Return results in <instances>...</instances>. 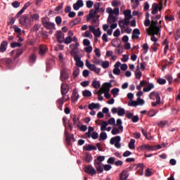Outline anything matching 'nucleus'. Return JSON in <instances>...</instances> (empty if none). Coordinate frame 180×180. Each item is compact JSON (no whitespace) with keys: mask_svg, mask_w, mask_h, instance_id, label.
Instances as JSON below:
<instances>
[{"mask_svg":"<svg viewBox=\"0 0 180 180\" xmlns=\"http://www.w3.org/2000/svg\"><path fill=\"white\" fill-rule=\"evenodd\" d=\"M90 71L94 72L96 74L99 75L101 73V68H96V66H86Z\"/></svg>","mask_w":180,"mask_h":180,"instance_id":"nucleus-23","label":"nucleus"},{"mask_svg":"<svg viewBox=\"0 0 180 180\" xmlns=\"http://www.w3.org/2000/svg\"><path fill=\"white\" fill-rule=\"evenodd\" d=\"M105 160V156H98V158L94 160V168L98 169V173H102V162Z\"/></svg>","mask_w":180,"mask_h":180,"instance_id":"nucleus-3","label":"nucleus"},{"mask_svg":"<svg viewBox=\"0 0 180 180\" xmlns=\"http://www.w3.org/2000/svg\"><path fill=\"white\" fill-rule=\"evenodd\" d=\"M41 22L42 23V26H44V28H46L47 30L54 29V23L47 22V18L46 17L41 18Z\"/></svg>","mask_w":180,"mask_h":180,"instance_id":"nucleus-6","label":"nucleus"},{"mask_svg":"<svg viewBox=\"0 0 180 180\" xmlns=\"http://www.w3.org/2000/svg\"><path fill=\"white\" fill-rule=\"evenodd\" d=\"M122 140V139H120V136H114L112 138H111V139L110 140V143L111 145H114V146L119 149L120 148L122 147V145L120 144V141Z\"/></svg>","mask_w":180,"mask_h":180,"instance_id":"nucleus-8","label":"nucleus"},{"mask_svg":"<svg viewBox=\"0 0 180 180\" xmlns=\"http://www.w3.org/2000/svg\"><path fill=\"white\" fill-rule=\"evenodd\" d=\"M157 83L160 85H165L166 84V79L159 78L158 79H157Z\"/></svg>","mask_w":180,"mask_h":180,"instance_id":"nucleus-58","label":"nucleus"},{"mask_svg":"<svg viewBox=\"0 0 180 180\" xmlns=\"http://www.w3.org/2000/svg\"><path fill=\"white\" fill-rule=\"evenodd\" d=\"M158 22L155 20H151L150 32H153L155 35H160V28L157 26Z\"/></svg>","mask_w":180,"mask_h":180,"instance_id":"nucleus-4","label":"nucleus"},{"mask_svg":"<svg viewBox=\"0 0 180 180\" xmlns=\"http://www.w3.org/2000/svg\"><path fill=\"white\" fill-rule=\"evenodd\" d=\"M112 167L110 165H105L103 166H102V172H103V170L108 172L110 171Z\"/></svg>","mask_w":180,"mask_h":180,"instance_id":"nucleus-49","label":"nucleus"},{"mask_svg":"<svg viewBox=\"0 0 180 180\" xmlns=\"http://www.w3.org/2000/svg\"><path fill=\"white\" fill-rule=\"evenodd\" d=\"M90 32L93 33L94 37L99 38L101 37V31H90Z\"/></svg>","mask_w":180,"mask_h":180,"instance_id":"nucleus-52","label":"nucleus"},{"mask_svg":"<svg viewBox=\"0 0 180 180\" xmlns=\"http://www.w3.org/2000/svg\"><path fill=\"white\" fill-rule=\"evenodd\" d=\"M125 113V110L124 108H118V111H117L116 114L122 117L123 115H124Z\"/></svg>","mask_w":180,"mask_h":180,"instance_id":"nucleus-41","label":"nucleus"},{"mask_svg":"<svg viewBox=\"0 0 180 180\" xmlns=\"http://www.w3.org/2000/svg\"><path fill=\"white\" fill-rule=\"evenodd\" d=\"M99 134H98V132L96 131H93V133L91 134V135H90V138H91V139L93 140H96L98 139V138L99 137Z\"/></svg>","mask_w":180,"mask_h":180,"instance_id":"nucleus-46","label":"nucleus"},{"mask_svg":"<svg viewBox=\"0 0 180 180\" xmlns=\"http://www.w3.org/2000/svg\"><path fill=\"white\" fill-rule=\"evenodd\" d=\"M83 96H84L86 98H89V97L91 96V92H90V91H89V90H84V91H83Z\"/></svg>","mask_w":180,"mask_h":180,"instance_id":"nucleus-51","label":"nucleus"},{"mask_svg":"<svg viewBox=\"0 0 180 180\" xmlns=\"http://www.w3.org/2000/svg\"><path fill=\"white\" fill-rule=\"evenodd\" d=\"M148 35H151V41H153L154 43H157L158 39L157 38H155V37L154 36V35H155V34H154V32H153L152 31H150V32H148Z\"/></svg>","mask_w":180,"mask_h":180,"instance_id":"nucleus-37","label":"nucleus"},{"mask_svg":"<svg viewBox=\"0 0 180 180\" xmlns=\"http://www.w3.org/2000/svg\"><path fill=\"white\" fill-rule=\"evenodd\" d=\"M8 44L6 41H4L2 43H1V46H0V53H4L6 50V45Z\"/></svg>","mask_w":180,"mask_h":180,"instance_id":"nucleus-27","label":"nucleus"},{"mask_svg":"<svg viewBox=\"0 0 180 180\" xmlns=\"http://www.w3.org/2000/svg\"><path fill=\"white\" fill-rule=\"evenodd\" d=\"M65 34L62 31H58V33L56 34V39H58L59 43H63V39H65Z\"/></svg>","mask_w":180,"mask_h":180,"instance_id":"nucleus-16","label":"nucleus"},{"mask_svg":"<svg viewBox=\"0 0 180 180\" xmlns=\"http://www.w3.org/2000/svg\"><path fill=\"white\" fill-rule=\"evenodd\" d=\"M101 3H96L92 6V7L94 8V10H90V11H89V16H90V18H94V15H96L98 13H99V9H101Z\"/></svg>","mask_w":180,"mask_h":180,"instance_id":"nucleus-7","label":"nucleus"},{"mask_svg":"<svg viewBox=\"0 0 180 180\" xmlns=\"http://www.w3.org/2000/svg\"><path fill=\"white\" fill-rule=\"evenodd\" d=\"M86 6L89 8H91L93 6V1H87L86 2Z\"/></svg>","mask_w":180,"mask_h":180,"instance_id":"nucleus-64","label":"nucleus"},{"mask_svg":"<svg viewBox=\"0 0 180 180\" xmlns=\"http://www.w3.org/2000/svg\"><path fill=\"white\" fill-rule=\"evenodd\" d=\"M96 65H101L103 69H106L108 67H110V62L105 61L103 63H101V64H96Z\"/></svg>","mask_w":180,"mask_h":180,"instance_id":"nucleus-40","label":"nucleus"},{"mask_svg":"<svg viewBox=\"0 0 180 180\" xmlns=\"http://www.w3.org/2000/svg\"><path fill=\"white\" fill-rule=\"evenodd\" d=\"M124 18H131L132 15H131V11L130 10L124 11Z\"/></svg>","mask_w":180,"mask_h":180,"instance_id":"nucleus-47","label":"nucleus"},{"mask_svg":"<svg viewBox=\"0 0 180 180\" xmlns=\"http://www.w3.org/2000/svg\"><path fill=\"white\" fill-rule=\"evenodd\" d=\"M165 20L167 22L174 21L175 18L172 15H166L165 16Z\"/></svg>","mask_w":180,"mask_h":180,"instance_id":"nucleus-56","label":"nucleus"},{"mask_svg":"<svg viewBox=\"0 0 180 180\" xmlns=\"http://www.w3.org/2000/svg\"><path fill=\"white\" fill-rule=\"evenodd\" d=\"M131 7L134 9L138 8V6H139V0H131Z\"/></svg>","mask_w":180,"mask_h":180,"instance_id":"nucleus-38","label":"nucleus"},{"mask_svg":"<svg viewBox=\"0 0 180 180\" xmlns=\"http://www.w3.org/2000/svg\"><path fill=\"white\" fill-rule=\"evenodd\" d=\"M155 114H156L155 111L153 109L150 110V111H148V116L151 117L155 116Z\"/></svg>","mask_w":180,"mask_h":180,"instance_id":"nucleus-61","label":"nucleus"},{"mask_svg":"<svg viewBox=\"0 0 180 180\" xmlns=\"http://www.w3.org/2000/svg\"><path fill=\"white\" fill-rule=\"evenodd\" d=\"M118 92H120V89H117V88H114L112 89H111V94H112V96L114 98L117 97V96H118Z\"/></svg>","mask_w":180,"mask_h":180,"instance_id":"nucleus-42","label":"nucleus"},{"mask_svg":"<svg viewBox=\"0 0 180 180\" xmlns=\"http://www.w3.org/2000/svg\"><path fill=\"white\" fill-rule=\"evenodd\" d=\"M180 39V28L176 30V34H175V41H178Z\"/></svg>","mask_w":180,"mask_h":180,"instance_id":"nucleus-59","label":"nucleus"},{"mask_svg":"<svg viewBox=\"0 0 180 180\" xmlns=\"http://www.w3.org/2000/svg\"><path fill=\"white\" fill-rule=\"evenodd\" d=\"M151 175H153V172H151L150 169L145 170V176L150 177Z\"/></svg>","mask_w":180,"mask_h":180,"instance_id":"nucleus-55","label":"nucleus"},{"mask_svg":"<svg viewBox=\"0 0 180 180\" xmlns=\"http://www.w3.org/2000/svg\"><path fill=\"white\" fill-rule=\"evenodd\" d=\"M82 6H84V4H82V1L78 0L77 1V3L74 4V5L72 6V8H74V10L78 11L79 8L82 7Z\"/></svg>","mask_w":180,"mask_h":180,"instance_id":"nucleus-20","label":"nucleus"},{"mask_svg":"<svg viewBox=\"0 0 180 180\" xmlns=\"http://www.w3.org/2000/svg\"><path fill=\"white\" fill-rule=\"evenodd\" d=\"M120 132H122V130H118V129L114 128V129H112V131H111V134H112V135H117Z\"/></svg>","mask_w":180,"mask_h":180,"instance_id":"nucleus-54","label":"nucleus"},{"mask_svg":"<svg viewBox=\"0 0 180 180\" xmlns=\"http://www.w3.org/2000/svg\"><path fill=\"white\" fill-rule=\"evenodd\" d=\"M149 98L153 101L155 100V102H151V106H153V108L156 107L158 105H160V94H158L156 91L151 92L149 95Z\"/></svg>","mask_w":180,"mask_h":180,"instance_id":"nucleus-2","label":"nucleus"},{"mask_svg":"<svg viewBox=\"0 0 180 180\" xmlns=\"http://www.w3.org/2000/svg\"><path fill=\"white\" fill-rule=\"evenodd\" d=\"M115 21H117V18L110 15V17H108V23L112 24L115 22Z\"/></svg>","mask_w":180,"mask_h":180,"instance_id":"nucleus-43","label":"nucleus"},{"mask_svg":"<svg viewBox=\"0 0 180 180\" xmlns=\"http://www.w3.org/2000/svg\"><path fill=\"white\" fill-rule=\"evenodd\" d=\"M96 172H98V169H94V168H93V167L90 165L84 166V172L87 173V174L90 176L96 174Z\"/></svg>","mask_w":180,"mask_h":180,"instance_id":"nucleus-9","label":"nucleus"},{"mask_svg":"<svg viewBox=\"0 0 180 180\" xmlns=\"http://www.w3.org/2000/svg\"><path fill=\"white\" fill-rule=\"evenodd\" d=\"M35 60H37V56L35 54H32L29 56V61L30 63H35Z\"/></svg>","mask_w":180,"mask_h":180,"instance_id":"nucleus-50","label":"nucleus"},{"mask_svg":"<svg viewBox=\"0 0 180 180\" xmlns=\"http://www.w3.org/2000/svg\"><path fill=\"white\" fill-rule=\"evenodd\" d=\"M91 160H93V158L91 157V155L89 153H86V157L84 158V160L87 163H90L91 162Z\"/></svg>","mask_w":180,"mask_h":180,"instance_id":"nucleus-34","label":"nucleus"},{"mask_svg":"<svg viewBox=\"0 0 180 180\" xmlns=\"http://www.w3.org/2000/svg\"><path fill=\"white\" fill-rule=\"evenodd\" d=\"M155 146H150L149 145H143L141 147L137 148L138 151L142 150H148V151H154L156 150Z\"/></svg>","mask_w":180,"mask_h":180,"instance_id":"nucleus-12","label":"nucleus"},{"mask_svg":"<svg viewBox=\"0 0 180 180\" xmlns=\"http://www.w3.org/2000/svg\"><path fill=\"white\" fill-rule=\"evenodd\" d=\"M91 86H93V88L96 89H99V87H101V83H99V82H98L97 80H93L91 83Z\"/></svg>","mask_w":180,"mask_h":180,"instance_id":"nucleus-31","label":"nucleus"},{"mask_svg":"<svg viewBox=\"0 0 180 180\" xmlns=\"http://www.w3.org/2000/svg\"><path fill=\"white\" fill-rule=\"evenodd\" d=\"M92 50H93V48L91 46H90L84 48V51H86V53H91Z\"/></svg>","mask_w":180,"mask_h":180,"instance_id":"nucleus-63","label":"nucleus"},{"mask_svg":"<svg viewBox=\"0 0 180 180\" xmlns=\"http://www.w3.org/2000/svg\"><path fill=\"white\" fill-rule=\"evenodd\" d=\"M11 46L13 49L16 48V47H20V46H22V44L18 43V42H13V43H11Z\"/></svg>","mask_w":180,"mask_h":180,"instance_id":"nucleus-57","label":"nucleus"},{"mask_svg":"<svg viewBox=\"0 0 180 180\" xmlns=\"http://www.w3.org/2000/svg\"><path fill=\"white\" fill-rule=\"evenodd\" d=\"M129 177V173L127 170H123L121 174H120V180H127Z\"/></svg>","mask_w":180,"mask_h":180,"instance_id":"nucleus-22","label":"nucleus"},{"mask_svg":"<svg viewBox=\"0 0 180 180\" xmlns=\"http://www.w3.org/2000/svg\"><path fill=\"white\" fill-rule=\"evenodd\" d=\"M83 149L86 151H93V150H96L97 147L94 146L93 145H88V146L83 147Z\"/></svg>","mask_w":180,"mask_h":180,"instance_id":"nucleus-24","label":"nucleus"},{"mask_svg":"<svg viewBox=\"0 0 180 180\" xmlns=\"http://www.w3.org/2000/svg\"><path fill=\"white\" fill-rule=\"evenodd\" d=\"M91 63L96 65H101V63H105V61H102L101 60L98 59V58L94 57L93 59L91 60Z\"/></svg>","mask_w":180,"mask_h":180,"instance_id":"nucleus-32","label":"nucleus"},{"mask_svg":"<svg viewBox=\"0 0 180 180\" xmlns=\"http://www.w3.org/2000/svg\"><path fill=\"white\" fill-rule=\"evenodd\" d=\"M101 108V105L99 103H91L90 105H89V110H93V109H99Z\"/></svg>","mask_w":180,"mask_h":180,"instance_id":"nucleus-26","label":"nucleus"},{"mask_svg":"<svg viewBox=\"0 0 180 180\" xmlns=\"http://www.w3.org/2000/svg\"><path fill=\"white\" fill-rule=\"evenodd\" d=\"M73 41V39L70 37H67L65 39H63V42L65 44H70Z\"/></svg>","mask_w":180,"mask_h":180,"instance_id":"nucleus-39","label":"nucleus"},{"mask_svg":"<svg viewBox=\"0 0 180 180\" xmlns=\"http://www.w3.org/2000/svg\"><path fill=\"white\" fill-rule=\"evenodd\" d=\"M80 22H81V18H77L71 22V24L72 25V26H75V25H78Z\"/></svg>","mask_w":180,"mask_h":180,"instance_id":"nucleus-48","label":"nucleus"},{"mask_svg":"<svg viewBox=\"0 0 180 180\" xmlns=\"http://www.w3.org/2000/svg\"><path fill=\"white\" fill-rule=\"evenodd\" d=\"M71 119L72 120V122H74V125L77 124V122L78 121V118H77V115H71Z\"/></svg>","mask_w":180,"mask_h":180,"instance_id":"nucleus-60","label":"nucleus"},{"mask_svg":"<svg viewBox=\"0 0 180 180\" xmlns=\"http://www.w3.org/2000/svg\"><path fill=\"white\" fill-rule=\"evenodd\" d=\"M135 76L138 79H140L141 77H142V72L139 70V67H138V69H136V71L135 72Z\"/></svg>","mask_w":180,"mask_h":180,"instance_id":"nucleus-44","label":"nucleus"},{"mask_svg":"<svg viewBox=\"0 0 180 180\" xmlns=\"http://www.w3.org/2000/svg\"><path fill=\"white\" fill-rule=\"evenodd\" d=\"M129 149L135 150V139H130L129 142Z\"/></svg>","mask_w":180,"mask_h":180,"instance_id":"nucleus-33","label":"nucleus"},{"mask_svg":"<svg viewBox=\"0 0 180 180\" xmlns=\"http://www.w3.org/2000/svg\"><path fill=\"white\" fill-rule=\"evenodd\" d=\"M74 56V60L75 61V65L78 68H82V66H84V63L81 61V58L77 56Z\"/></svg>","mask_w":180,"mask_h":180,"instance_id":"nucleus-15","label":"nucleus"},{"mask_svg":"<svg viewBox=\"0 0 180 180\" xmlns=\"http://www.w3.org/2000/svg\"><path fill=\"white\" fill-rule=\"evenodd\" d=\"M111 83H103V94L105 98L110 99L111 95H110V89L111 88Z\"/></svg>","mask_w":180,"mask_h":180,"instance_id":"nucleus-5","label":"nucleus"},{"mask_svg":"<svg viewBox=\"0 0 180 180\" xmlns=\"http://www.w3.org/2000/svg\"><path fill=\"white\" fill-rule=\"evenodd\" d=\"M131 18H124V20L123 21H120V22H118V26H120V28L121 29H124L126 28L125 26L129 25V21L130 19Z\"/></svg>","mask_w":180,"mask_h":180,"instance_id":"nucleus-13","label":"nucleus"},{"mask_svg":"<svg viewBox=\"0 0 180 180\" xmlns=\"http://www.w3.org/2000/svg\"><path fill=\"white\" fill-rule=\"evenodd\" d=\"M162 11V7L158 6V4H153V10L151 11V14L155 15L158 11Z\"/></svg>","mask_w":180,"mask_h":180,"instance_id":"nucleus-19","label":"nucleus"},{"mask_svg":"<svg viewBox=\"0 0 180 180\" xmlns=\"http://www.w3.org/2000/svg\"><path fill=\"white\" fill-rule=\"evenodd\" d=\"M131 33V39H139V35L141 34V32L139 31V29L136 28L134 30V32Z\"/></svg>","mask_w":180,"mask_h":180,"instance_id":"nucleus-17","label":"nucleus"},{"mask_svg":"<svg viewBox=\"0 0 180 180\" xmlns=\"http://www.w3.org/2000/svg\"><path fill=\"white\" fill-rule=\"evenodd\" d=\"M5 65L8 67V69H10L13 65V60H11V58L5 59Z\"/></svg>","mask_w":180,"mask_h":180,"instance_id":"nucleus-36","label":"nucleus"},{"mask_svg":"<svg viewBox=\"0 0 180 180\" xmlns=\"http://www.w3.org/2000/svg\"><path fill=\"white\" fill-rule=\"evenodd\" d=\"M127 105H129V107H136L138 105H141V104L136 101L130 100L129 101V103H127Z\"/></svg>","mask_w":180,"mask_h":180,"instance_id":"nucleus-28","label":"nucleus"},{"mask_svg":"<svg viewBox=\"0 0 180 180\" xmlns=\"http://www.w3.org/2000/svg\"><path fill=\"white\" fill-rule=\"evenodd\" d=\"M20 25H22V26H24L25 27L27 28V27H29V26H30V20L25 21V22H20Z\"/></svg>","mask_w":180,"mask_h":180,"instance_id":"nucleus-62","label":"nucleus"},{"mask_svg":"<svg viewBox=\"0 0 180 180\" xmlns=\"http://www.w3.org/2000/svg\"><path fill=\"white\" fill-rule=\"evenodd\" d=\"M98 137H99V141L106 140V138H107L106 133L101 132Z\"/></svg>","mask_w":180,"mask_h":180,"instance_id":"nucleus-53","label":"nucleus"},{"mask_svg":"<svg viewBox=\"0 0 180 180\" xmlns=\"http://www.w3.org/2000/svg\"><path fill=\"white\" fill-rule=\"evenodd\" d=\"M96 124H98V125H101V131H105L106 127H108V124H110L106 123V122H105V121L102 122V124L98 123V121H96Z\"/></svg>","mask_w":180,"mask_h":180,"instance_id":"nucleus-30","label":"nucleus"},{"mask_svg":"<svg viewBox=\"0 0 180 180\" xmlns=\"http://www.w3.org/2000/svg\"><path fill=\"white\" fill-rule=\"evenodd\" d=\"M48 48L46 46V45H39V51H38V53L39 56H44L47 53Z\"/></svg>","mask_w":180,"mask_h":180,"instance_id":"nucleus-18","label":"nucleus"},{"mask_svg":"<svg viewBox=\"0 0 180 180\" xmlns=\"http://www.w3.org/2000/svg\"><path fill=\"white\" fill-rule=\"evenodd\" d=\"M78 46H79V44L77 42L75 44H72L71 45H69V49H71V56H76L78 50Z\"/></svg>","mask_w":180,"mask_h":180,"instance_id":"nucleus-11","label":"nucleus"},{"mask_svg":"<svg viewBox=\"0 0 180 180\" xmlns=\"http://www.w3.org/2000/svg\"><path fill=\"white\" fill-rule=\"evenodd\" d=\"M65 138L68 146H71V141H72V142H75L74 134H69V133L66 130H65Z\"/></svg>","mask_w":180,"mask_h":180,"instance_id":"nucleus-10","label":"nucleus"},{"mask_svg":"<svg viewBox=\"0 0 180 180\" xmlns=\"http://www.w3.org/2000/svg\"><path fill=\"white\" fill-rule=\"evenodd\" d=\"M68 77V72H66V70L63 69L60 72V81L64 82L65 79H67Z\"/></svg>","mask_w":180,"mask_h":180,"instance_id":"nucleus-21","label":"nucleus"},{"mask_svg":"<svg viewBox=\"0 0 180 180\" xmlns=\"http://www.w3.org/2000/svg\"><path fill=\"white\" fill-rule=\"evenodd\" d=\"M68 92H69V86H68L67 84L62 83L60 86V94H62V98L56 101V103H58V108H59V110H62L63 103L68 100V98H65V96L68 94Z\"/></svg>","mask_w":180,"mask_h":180,"instance_id":"nucleus-1","label":"nucleus"},{"mask_svg":"<svg viewBox=\"0 0 180 180\" xmlns=\"http://www.w3.org/2000/svg\"><path fill=\"white\" fill-rule=\"evenodd\" d=\"M154 89V84L153 83L148 84V86L143 88V92H150L151 89Z\"/></svg>","mask_w":180,"mask_h":180,"instance_id":"nucleus-29","label":"nucleus"},{"mask_svg":"<svg viewBox=\"0 0 180 180\" xmlns=\"http://www.w3.org/2000/svg\"><path fill=\"white\" fill-rule=\"evenodd\" d=\"M30 21V19L27 18V15H23L20 20H18V22L24 23L25 22Z\"/></svg>","mask_w":180,"mask_h":180,"instance_id":"nucleus-35","label":"nucleus"},{"mask_svg":"<svg viewBox=\"0 0 180 180\" xmlns=\"http://www.w3.org/2000/svg\"><path fill=\"white\" fill-rule=\"evenodd\" d=\"M14 32L17 33L18 37L22 36V30L20 28H18L17 26H14Z\"/></svg>","mask_w":180,"mask_h":180,"instance_id":"nucleus-45","label":"nucleus"},{"mask_svg":"<svg viewBox=\"0 0 180 180\" xmlns=\"http://www.w3.org/2000/svg\"><path fill=\"white\" fill-rule=\"evenodd\" d=\"M30 2H27L26 4H25V5L23 6V8H22V10H20V11H18V13H17V14L15 15V18H18L20 17V15H22V14H23V13L25 12V11L29 8V6H30Z\"/></svg>","mask_w":180,"mask_h":180,"instance_id":"nucleus-14","label":"nucleus"},{"mask_svg":"<svg viewBox=\"0 0 180 180\" xmlns=\"http://www.w3.org/2000/svg\"><path fill=\"white\" fill-rule=\"evenodd\" d=\"M71 99L72 102H75L78 100V91L76 89L72 91V96H71Z\"/></svg>","mask_w":180,"mask_h":180,"instance_id":"nucleus-25","label":"nucleus"}]
</instances>
